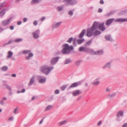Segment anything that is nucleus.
<instances>
[{
    "label": "nucleus",
    "mask_w": 127,
    "mask_h": 127,
    "mask_svg": "<svg viewBox=\"0 0 127 127\" xmlns=\"http://www.w3.org/2000/svg\"><path fill=\"white\" fill-rule=\"evenodd\" d=\"M98 22L96 21L94 22L91 28L87 29L86 35L89 37L92 36L93 35V32L94 31L97 29L98 28Z\"/></svg>",
    "instance_id": "nucleus-1"
},
{
    "label": "nucleus",
    "mask_w": 127,
    "mask_h": 127,
    "mask_svg": "<svg viewBox=\"0 0 127 127\" xmlns=\"http://www.w3.org/2000/svg\"><path fill=\"white\" fill-rule=\"evenodd\" d=\"M63 48L62 52L64 54H69L71 51L73 50L74 48L72 46H69L67 44H65L62 46Z\"/></svg>",
    "instance_id": "nucleus-2"
},
{
    "label": "nucleus",
    "mask_w": 127,
    "mask_h": 127,
    "mask_svg": "<svg viewBox=\"0 0 127 127\" xmlns=\"http://www.w3.org/2000/svg\"><path fill=\"white\" fill-rule=\"evenodd\" d=\"M53 68V66L50 67H48L46 65H44L40 68V71L45 75H48Z\"/></svg>",
    "instance_id": "nucleus-3"
},
{
    "label": "nucleus",
    "mask_w": 127,
    "mask_h": 127,
    "mask_svg": "<svg viewBox=\"0 0 127 127\" xmlns=\"http://www.w3.org/2000/svg\"><path fill=\"white\" fill-rule=\"evenodd\" d=\"M98 28H98L100 31H101L102 32L104 31L105 29V27L104 25V23L102 22L100 23L99 24H98Z\"/></svg>",
    "instance_id": "nucleus-4"
},
{
    "label": "nucleus",
    "mask_w": 127,
    "mask_h": 127,
    "mask_svg": "<svg viewBox=\"0 0 127 127\" xmlns=\"http://www.w3.org/2000/svg\"><path fill=\"white\" fill-rule=\"evenodd\" d=\"M40 33V31L39 30H36L32 33L33 38L35 39H37L39 37V34Z\"/></svg>",
    "instance_id": "nucleus-5"
},
{
    "label": "nucleus",
    "mask_w": 127,
    "mask_h": 127,
    "mask_svg": "<svg viewBox=\"0 0 127 127\" xmlns=\"http://www.w3.org/2000/svg\"><path fill=\"white\" fill-rule=\"evenodd\" d=\"M81 83V82L79 81L76 82H75L72 84L68 88V89L71 88L76 87L80 85Z\"/></svg>",
    "instance_id": "nucleus-6"
},
{
    "label": "nucleus",
    "mask_w": 127,
    "mask_h": 127,
    "mask_svg": "<svg viewBox=\"0 0 127 127\" xmlns=\"http://www.w3.org/2000/svg\"><path fill=\"white\" fill-rule=\"evenodd\" d=\"M59 58V57L53 58L51 60L50 62L52 65H54L55 64L58 62Z\"/></svg>",
    "instance_id": "nucleus-7"
},
{
    "label": "nucleus",
    "mask_w": 127,
    "mask_h": 127,
    "mask_svg": "<svg viewBox=\"0 0 127 127\" xmlns=\"http://www.w3.org/2000/svg\"><path fill=\"white\" fill-rule=\"evenodd\" d=\"M11 19V18H10L8 20H6L2 21L1 22L2 25L3 26H5L10 24V21Z\"/></svg>",
    "instance_id": "nucleus-8"
},
{
    "label": "nucleus",
    "mask_w": 127,
    "mask_h": 127,
    "mask_svg": "<svg viewBox=\"0 0 127 127\" xmlns=\"http://www.w3.org/2000/svg\"><path fill=\"white\" fill-rule=\"evenodd\" d=\"M123 112L122 110L119 111L116 114V116L117 118L116 119V120L117 121H119V117H123Z\"/></svg>",
    "instance_id": "nucleus-9"
},
{
    "label": "nucleus",
    "mask_w": 127,
    "mask_h": 127,
    "mask_svg": "<svg viewBox=\"0 0 127 127\" xmlns=\"http://www.w3.org/2000/svg\"><path fill=\"white\" fill-rule=\"evenodd\" d=\"M43 77L42 76H39L38 77V78L39 79V83H45L46 80V78H42Z\"/></svg>",
    "instance_id": "nucleus-10"
},
{
    "label": "nucleus",
    "mask_w": 127,
    "mask_h": 127,
    "mask_svg": "<svg viewBox=\"0 0 127 127\" xmlns=\"http://www.w3.org/2000/svg\"><path fill=\"white\" fill-rule=\"evenodd\" d=\"M105 38L106 40L107 41H109L110 42H112L113 40L111 38L110 35H107L105 36Z\"/></svg>",
    "instance_id": "nucleus-11"
},
{
    "label": "nucleus",
    "mask_w": 127,
    "mask_h": 127,
    "mask_svg": "<svg viewBox=\"0 0 127 127\" xmlns=\"http://www.w3.org/2000/svg\"><path fill=\"white\" fill-rule=\"evenodd\" d=\"M112 63V62L111 61L110 62L107 63L104 66L102 67V68L105 69L106 68H107L109 69L111 68V64Z\"/></svg>",
    "instance_id": "nucleus-12"
},
{
    "label": "nucleus",
    "mask_w": 127,
    "mask_h": 127,
    "mask_svg": "<svg viewBox=\"0 0 127 127\" xmlns=\"http://www.w3.org/2000/svg\"><path fill=\"white\" fill-rule=\"evenodd\" d=\"M82 92H81L79 90H76L75 92H73L72 93V94L73 96H76L80 94Z\"/></svg>",
    "instance_id": "nucleus-13"
},
{
    "label": "nucleus",
    "mask_w": 127,
    "mask_h": 127,
    "mask_svg": "<svg viewBox=\"0 0 127 127\" xmlns=\"http://www.w3.org/2000/svg\"><path fill=\"white\" fill-rule=\"evenodd\" d=\"M71 0H64L63 1L64 3V5L67 6L70 5Z\"/></svg>",
    "instance_id": "nucleus-14"
},
{
    "label": "nucleus",
    "mask_w": 127,
    "mask_h": 127,
    "mask_svg": "<svg viewBox=\"0 0 127 127\" xmlns=\"http://www.w3.org/2000/svg\"><path fill=\"white\" fill-rule=\"evenodd\" d=\"M115 21L117 22H124L127 21V18H119L116 19Z\"/></svg>",
    "instance_id": "nucleus-15"
},
{
    "label": "nucleus",
    "mask_w": 127,
    "mask_h": 127,
    "mask_svg": "<svg viewBox=\"0 0 127 127\" xmlns=\"http://www.w3.org/2000/svg\"><path fill=\"white\" fill-rule=\"evenodd\" d=\"M35 77L34 76H33L31 79L30 82L28 84V86L32 85L34 81Z\"/></svg>",
    "instance_id": "nucleus-16"
},
{
    "label": "nucleus",
    "mask_w": 127,
    "mask_h": 127,
    "mask_svg": "<svg viewBox=\"0 0 127 127\" xmlns=\"http://www.w3.org/2000/svg\"><path fill=\"white\" fill-rule=\"evenodd\" d=\"M114 20V18H111L108 19L106 21V24L107 26H108L111 24Z\"/></svg>",
    "instance_id": "nucleus-17"
},
{
    "label": "nucleus",
    "mask_w": 127,
    "mask_h": 127,
    "mask_svg": "<svg viewBox=\"0 0 127 127\" xmlns=\"http://www.w3.org/2000/svg\"><path fill=\"white\" fill-rule=\"evenodd\" d=\"M86 30L85 29L83 30L79 35V37L80 38H82L84 35Z\"/></svg>",
    "instance_id": "nucleus-18"
},
{
    "label": "nucleus",
    "mask_w": 127,
    "mask_h": 127,
    "mask_svg": "<svg viewBox=\"0 0 127 127\" xmlns=\"http://www.w3.org/2000/svg\"><path fill=\"white\" fill-rule=\"evenodd\" d=\"M100 82L99 81L95 80L93 82L91 83V84L93 85L97 86L100 83Z\"/></svg>",
    "instance_id": "nucleus-19"
},
{
    "label": "nucleus",
    "mask_w": 127,
    "mask_h": 127,
    "mask_svg": "<svg viewBox=\"0 0 127 127\" xmlns=\"http://www.w3.org/2000/svg\"><path fill=\"white\" fill-rule=\"evenodd\" d=\"M93 41V39H92L86 42L84 44V46L86 47L87 46L90 45Z\"/></svg>",
    "instance_id": "nucleus-20"
},
{
    "label": "nucleus",
    "mask_w": 127,
    "mask_h": 127,
    "mask_svg": "<svg viewBox=\"0 0 127 127\" xmlns=\"http://www.w3.org/2000/svg\"><path fill=\"white\" fill-rule=\"evenodd\" d=\"M62 23V22H58L55 24H54L53 26V28H57L60 26L61 24Z\"/></svg>",
    "instance_id": "nucleus-21"
},
{
    "label": "nucleus",
    "mask_w": 127,
    "mask_h": 127,
    "mask_svg": "<svg viewBox=\"0 0 127 127\" xmlns=\"http://www.w3.org/2000/svg\"><path fill=\"white\" fill-rule=\"evenodd\" d=\"M115 12V10H113L110 11L109 13L106 14L105 16L106 17H108L113 14Z\"/></svg>",
    "instance_id": "nucleus-22"
},
{
    "label": "nucleus",
    "mask_w": 127,
    "mask_h": 127,
    "mask_svg": "<svg viewBox=\"0 0 127 127\" xmlns=\"http://www.w3.org/2000/svg\"><path fill=\"white\" fill-rule=\"evenodd\" d=\"M95 53L96 55H101L103 54V51L102 50H99L96 51Z\"/></svg>",
    "instance_id": "nucleus-23"
},
{
    "label": "nucleus",
    "mask_w": 127,
    "mask_h": 127,
    "mask_svg": "<svg viewBox=\"0 0 127 127\" xmlns=\"http://www.w3.org/2000/svg\"><path fill=\"white\" fill-rule=\"evenodd\" d=\"M72 62V61L69 58H66L64 61V64H66Z\"/></svg>",
    "instance_id": "nucleus-24"
},
{
    "label": "nucleus",
    "mask_w": 127,
    "mask_h": 127,
    "mask_svg": "<svg viewBox=\"0 0 127 127\" xmlns=\"http://www.w3.org/2000/svg\"><path fill=\"white\" fill-rule=\"evenodd\" d=\"M101 33L100 32L96 30L93 33V35L95 36H96L99 35Z\"/></svg>",
    "instance_id": "nucleus-25"
},
{
    "label": "nucleus",
    "mask_w": 127,
    "mask_h": 127,
    "mask_svg": "<svg viewBox=\"0 0 127 127\" xmlns=\"http://www.w3.org/2000/svg\"><path fill=\"white\" fill-rule=\"evenodd\" d=\"M53 106L51 105H49L48 106L45 108V111H48L51 109L53 108Z\"/></svg>",
    "instance_id": "nucleus-26"
},
{
    "label": "nucleus",
    "mask_w": 127,
    "mask_h": 127,
    "mask_svg": "<svg viewBox=\"0 0 127 127\" xmlns=\"http://www.w3.org/2000/svg\"><path fill=\"white\" fill-rule=\"evenodd\" d=\"M78 2L77 0H71L70 5H74L76 4Z\"/></svg>",
    "instance_id": "nucleus-27"
},
{
    "label": "nucleus",
    "mask_w": 127,
    "mask_h": 127,
    "mask_svg": "<svg viewBox=\"0 0 127 127\" xmlns=\"http://www.w3.org/2000/svg\"><path fill=\"white\" fill-rule=\"evenodd\" d=\"M8 55L7 56V58H10L13 55V52L10 51H9L8 52Z\"/></svg>",
    "instance_id": "nucleus-28"
},
{
    "label": "nucleus",
    "mask_w": 127,
    "mask_h": 127,
    "mask_svg": "<svg viewBox=\"0 0 127 127\" xmlns=\"http://www.w3.org/2000/svg\"><path fill=\"white\" fill-rule=\"evenodd\" d=\"M43 0H32L31 3L32 4V3H33L34 4L38 3L40 2Z\"/></svg>",
    "instance_id": "nucleus-29"
},
{
    "label": "nucleus",
    "mask_w": 127,
    "mask_h": 127,
    "mask_svg": "<svg viewBox=\"0 0 127 127\" xmlns=\"http://www.w3.org/2000/svg\"><path fill=\"white\" fill-rule=\"evenodd\" d=\"M84 39L82 38L81 39H77V41L78 44H80L83 42V41H84Z\"/></svg>",
    "instance_id": "nucleus-30"
},
{
    "label": "nucleus",
    "mask_w": 127,
    "mask_h": 127,
    "mask_svg": "<svg viewBox=\"0 0 127 127\" xmlns=\"http://www.w3.org/2000/svg\"><path fill=\"white\" fill-rule=\"evenodd\" d=\"M6 9L4 8L0 12V16H3L5 14Z\"/></svg>",
    "instance_id": "nucleus-31"
},
{
    "label": "nucleus",
    "mask_w": 127,
    "mask_h": 127,
    "mask_svg": "<svg viewBox=\"0 0 127 127\" xmlns=\"http://www.w3.org/2000/svg\"><path fill=\"white\" fill-rule=\"evenodd\" d=\"M67 122V120H65L64 121H62L60 122L59 123V126H61L62 125L65 124Z\"/></svg>",
    "instance_id": "nucleus-32"
},
{
    "label": "nucleus",
    "mask_w": 127,
    "mask_h": 127,
    "mask_svg": "<svg viewBox=\"0 0 127 127\" xmlns=\"http://www.w3.org/2000/svg\"><path fill=\"white\" fill-rule=\"evenodd\" d=\"M33 54L31 53H30L29 54V56H27L26 59V60H28L30 59V57H32L33 56Z\"/></svg>",
    "instance_id": "nucleus-33"
},
{
    "label": "nucleus",
    "mask_w": 127,
    "mask_h": 127,
    "mask_svg": "<svg viewBox=\"0 0 127 127\" xmlns=\"http://www.w3.org/2000/svg\"><path fill=\"white\" fill-rule=\"evenodd\" d=\"M4 86L5 87L6 89L9 91H11V88L8 84H5L4 85Z\"/></svg>",
    "instance_id": "nucleus-34"
},
{
    "label": "nucleus",
    "mask_w": 127,
    "mask_h": 127,
    "mask_svg": "<svg viewBox=\"0 0 127 127\" xmlns=\"http://www.w3.org/2000/svg\"><path fill=\"white\" fill-rule=\"evenodd\" d=\"M64 9V7L63 6H59L57 8V9L59 11H60L63 10Z\"/></svg>",
    "instance_id": "nucleus-35"
},
{
    "label": "nucleus",
    "mask_w": 127,
    "mask_h": 127,
    "mask_svg": "<svg viewBox=\"0 0 127 127\" xmlns=\"http://www.w3.org/2000/svg\"><path fill=\"white\" fill-rule=\"evenodd\" d=\"M82 61L81 60H80L77 61L75 63V65L77 66H79L80 64L82 63Z\"/></svg>",
    "instance_id": "nucleus-36"
},
{
    "label": "nucleus",
    "mask_w": 127,
    "mask_h": 127,
    "mask_svg": "<svg viewBox=\"0 0 127 127\" xmlns=\"http://www.w3.org/2000/svg\"><path fill=\"white\" fill-rule=\"evenodd\" d=\"M14 42V41L13 40H9L8 42H7L6 43L4 44H3V46H4L6 45L10 44L11 43H13Z\"/></svg>",
    "instance_id": "nucleus-37"
},
{
    "label": "nucleus",
    "mask_w": 127,
    "mask_h": 127,
    "mask_svg": "<svg viewBox=\"0 0 127 127\" xmlns=\"http://www.w3.org/2000/svg\"><path fill=\"white\" fill-rule=\"evenodd\" d=\"M8 69V67L6 66H4L1 68V69L4 71H6Z\"/></svg>",
    "instance_id": "nucleus-38"
},
{
    "label": "nucleus",
    "mask_w": 127,
    "mask_h": 127,
    "mask_svg": "<svg viewBox=\"0 0 127 127\" xmlns=\"http://www.w3.org/2000/svg\"><path fill=\"white\" fill-rule=\"evenodd\" d=\"M67 85H63L61 87V90L62 91H63L67 87Z\"/></svg>",
    "instance_id": "nucleus-39"
},
{
    "label": "nucleus",
    "mask_w": 127,
    "mask_h": 127,
    "mask_svg": "<svg viewBox=\"0 0 127 127\" xmlns=\"http://www.w3.org/2000/svg\"><path fill=\"white\" fill-rule=\"evenodd\" d=\"M116 95L115 93H113L112 94H109L108 95V96L110 98H111L112 97H114Z\"/></svg>",
    "instance_id": "nucleus-40"
},
{
    "label": "nucleus",
    "mask_w": 127,
    "mask_h": 127,
    "mask_svg": "<svg viewBox=\"0 0 127 127\" xmlns=\"http://www.w3.org/2000/svg\"><path fill=\"white\" fill-rule=\"evenodd\" d=\"M23 40V39L21 38H19L16 39L14 41L16 42H20Z\"/></svg>",
    "instance_id": "nucleus-41"
},
{
    "label": "nucleus",
    "mask_w": 127,
    "mask_h": 127,
    "mask_svg": "<svg viewBox=\"0 0 127 127\" xmlns=\"http://www.w3.org/2000/svg\"><path fill=\"white\" fill-rule=\"evenodd\" d=\"M90 50V49L89 48L85 47L84 52L85 53H89Z\"/></svg>",
    "instance_id": "nucleus-42"
},
{
    "label": "nucleus",
    "mask_w": 127,
    "mask_h": 127,
    "mask_svg": "<svg viewBox=\"0 0 127 127\" xmlns=\"http://www.w3.org/2000/svg\"><path fill=\"white\" fill-rule=\"evenodd\" d=\"M77 40L76 38H74L73 40V44L75 46H76V43Z\"/></svg>",
    "instance_id": "nucleus-43"
},
{
    "label": "nucleus",
    "mask_w": 127,
    "mask_h": 127,
    "mask_svg": "<svg viewBox=\"0 0 127 127\" xmlns=\"http://www.w3.org/2000/svg\"><path fill=\"white\" fill-rule=\"evenodd\" d=\"M85 47H80L79 49V51L80 52H82L84 51Z\"/></svg>",
    "instance_id": "nucleus-44"
},
{
    "label": "nucleus",
    "mask_w": 127,
    "mask_h": 127,
    "mask_svg": "<svg viewBox=\"0 0 127 127\" xmlns=\"http://www.w3.org/2000/svg\"><path fill=\"white\" fill-rule=\"evenodd\" d=\"M95 52L92 49H90L89 53L92 55H95Z\"/></svg>",
    "instance_id": "nucleus-45"
},
{
    "label": "nucleus",
    "mask_w": 127,
    "mask_h": 127,
    "mask_svg": "<svg viewBox=\"0 0 127 127\" xmlns=\"http://www.w3.org/2000/svg\"><path fill=\"white\" fill-rule=\"evenodd\" d=\"M73 14V11L71 10H70L68 12V14L70 16H72Z\"/></svg>",
    "instance_id": "nucleus-46"
},
{
    "label": "nucleus",
    "mask_w": 127,
    "mask_h": 127,
    "mask_svg": "<svg viewBox=\"0 0 127 127\" xmlns=\"http://www.w3.org/2000/svg\"><path fill=\"white\" fill-rule=\"evenodd\" d=\"M73 40V37H71L69 38L68 39L67 41V42H69V43H71L72 41Z\"/></svg>",
    "instance_id": "nucleus-47"
},
{
    "label": "nucleus",
    "mask_w": 127,
    "mask_h": 127,
    "mask_svg": "<svg viewBox=\"0 0 127 127\" xmlns=\"http://www.w3.org/2000/svg\"><path fill=\"white\" fill-rule=\"evenodd\" d=\"M31 52V51L29 50H24L23 51V53L24 54H27Z\"/></svg>",
    "instance_id": "nucleus-48"
},
{
    "label": "nucleus",
    "mask_w": 127,
    "mask_h": 127,
    "mask_svg": "<svg viewBox=\"0 0 127 127\" xmlns=\"http://www.w3.org/2000/svg\"><path fill=\"white\" fill-rule=\"evenodd\" d=\"M18 108L17 107L14 110L13 113L15 114H16L17 113L18 111Z\"/></svg>",
    "instance_id": "nucleus-49"
},
{
    "label": "nucleus",
    "mask_w": 127,
    "mask_h": 127,
    "mask_svg": "<svg viewBox=\"0 0 127 127\" xmlns=\"http://www.w3.org/2000/svg\"><path fill=\"white\" fill-rule=\"evenodd\" d=\"M5 3L4 2L1 3L0 4V9H1L2 8L3 5Z\"/></svg>",
    "instance_id": "nucleus-50"
},
{
    "label": "nucleus",
    "mask_w": 127,
    "mask_h": 127,
    "mask_svg": "<svg viewBox=\"0 0 127 127\" xmlns=\"http://www.w3.org/2000/svg\"><path fill=\"white\" fill-rule=\"evenodd\" d=\"M59 93V92L58 90H56L55 92V94H58Z\"/></svg>",
    "instance_id": "nucleus-51"
},
{
    "label": "nucleus",
    "mask_w": 127,
    "mask_h": 127,
    "mask_svg": "<svg viewBox=\"0 0 127 127\" xmlns=\"http://www.w3.org/2000/svg\"><path fill=\"white\" fill-rule=\"evenodd\" d=\"M45 19V17L44 16L42 17L40 19V20L42 21H43Z\"/></svg>",
    "instance_id": "nucleus-52"
},
{
    "label": "nucleus",
    "mask_w": 127,
    "mask_h": 127,
    "mask_svg": "<svg viewBox=\"0 0 127 127\" xmlns=\"http://www.w3.org/2000/svg\"><path fill=\"white\" fill-rule=\"evenodd\" d=\"M45 118V117H44V118H43L40 121L39 123V124L40 125L43 122L44 118Z\"/></svg>",
    "instance_id": "nucleus-53"
},
{
    "label": "nucleus",
    "mask_w": 127,
    "mask_h": 127,
    "mask_svg": "<svg viewBox=\"0 0 127 127\" xmlns=\"http://www.w3.org/2000/svg\"><path fill=\"white\" fill-rule=\"evenodd\" d=\"M0 103L1 105H3L4 104V101L2 100H1L0 101Z\"/></svg>",
    "instance_id": "nucleus-54"
},
{
    "label": "nucleus",
    "mask_w": 127,
    "mask_h": 127,
    "mask_svg": "<svg viewBox=\"0 0 127 127\" xmlns=\"http://www.w3.org/2000/svg\"><path fill=\"white\" fill-rule=\"evenodd\" d=\"M33 24L35 26H36L37 25V23L36 21L35 20L33 22Z\"/></svg>",
    "instance_id": "nucleus-55"
},
{
    "label": "nucleus",
    "mask_w": 127,
    "mask_h": 127,
    "mask_svg": "<svg viewBox=\"0 0 127 127\" xmlns=\"http://www.w3.org/2000/svg\"><path fill=\"white\" fill-rule=\"evenodd\" d=\"M122 127H127V123L124 124Z\"/></svg>",
    "instance_id": "nucleus-56"
},
{
    "label": "nucleus",
    "mask_w": 127,
    "mask_h": 127,
    "mask_svg": "<svg viewBox=\"0 0 127 127\" xmlns=\"http://www.w3.org/2000/svg\"><path fill=\"white\" fill-rule=\"evenodd\" d=\"M102 10L101 8H99L98 11V13H100L102 12Z\"/></svg>",
    "instance_id": "nucleus-57"
},
{
    "label": "nucleus",
    "mask_w": 127,
    "mask_h": 127,
    "mask_svg": "<svg viewBox=\"0 0 127 127\" xmlns=\"http://www.w3.org/2000/svg\"><path fill=\"white\" fill-rule=\"evenodd\" d=\"M102 123L101 121H100L97 123V125L98 126H99Z\"/></svg>",
    "instance_id": "nucleus-58"
},
{
    "label": "nucleus",
    "mask_w": 127,
    "mask_h": 127,
    "mask_svg": "<svg viewBox=\"0 0 127 127\" xmlns=\"http://www.w3.org/2000/svg\"><path fill=\"white\" fill-rule=\"evenodd\" d=\"M2 82L3 84V86H4V85L5 84H6V83L7 82L6 81L3 80L2 81Z\"/></svg>",
    "instance_id": "nucleus-59"
},
{
    "label": "nucleus",
    "mask_w": 127,
    "mask_h": 127,
    "mask_svg": "<svg viewBox=\"0 0 127 127\" xmlns=\"http://www.w3.org/2000/svg\"><path fill=\"white\" fill-rule=\"evenodd\" d=\"M14 117H11L8 120L10 121L13 120Z\"/></svg>",
    "instance_id": "nucleus-60"
},
{
    "label": "nucleus",
    "mask_w": 127,
    "mask_h": 127,
    "mask_svg": "<svg viewBox=\"0 0 127 127\" xmlns=\"http://www.w3.org/2000/svg\"><path fill=\"white\" fill-rule=\"evenodd\" d=\"M100 3L101 4H103L104 3V2L103 0H100Z\"/></svg>",
    "instance_id": "nucleus-61"
},
{
    "label": "nucleus",
    "mask_w": 127,
    "mask_h": 127,
    "mask_svg": "<svg viewBox=\"0 0 127 127\" xmlns=\"http://www.w3.org/2000/svg\"><path fill=\"white\" fill-rule=\"evenodd\" d=\"M10 28L11 30H13L14 29V27L13 26H10Z\"/></svg>",
    "instance_id": "nucleus-62"
},
{
    "label": "nucleus",
    "mask_w": 127,
    "mask_h": 127,
    "mask_svg": "<svg viewBox=\"0 0 127 127\" xmlns=\"http://www.w3.org/2000/svg\"><path fill=\"white\" fill-rule=\"evenodd\" d=\"M22 22L21 21H19L17 23V24L18 25H20L21 24Z\"/></svg>",
    "instance_id": "nucleus-63"
},
{
    "label": "nucleus",
    "mask_w": 127,
    "mask_h": 127,
    "mask_svg": "<svg viewBox=\"0 0 127 127\" xmlns=\"http://www.w3.org/2000/svg\"><path fill=\"white\" fill-rule=\"evenodd\" d=\"M25 90L24 89H22L21 91V93H24L25 92Z\"/></svg>",
    "instance_id": "nucleus-64"
}]
</instances>
